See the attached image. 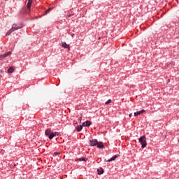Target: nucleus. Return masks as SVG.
<instances>
[{"mask_svg": "<svg viewBox=\"0 0 179 179\" xmlns=\"http://www.w3.org/2000/svg\"><path fill=\"white\" fill-rule=\"evenodd\" d=\"M92 125V122L87 120L83 123V127H90Z\"/></svg>", "mask_w": 179, "mask_h": 179, "instance_id": "nucleus-6", "label": "nucleus"}, {"mask_svg": "<svg viewBox=\"0 0 179 179\" xmlns=\"http://www.w3.org/2000/svg\"><path fill=\"white\" fill-rule=\"evenodd\" d=\"M87 159L83 158V157L79 159L80 162H87Z\"/></svg>", "mask_w": 179, "mask_h": 179, "instance_id": "nucleus-16", "label": "nucleus"}, {"mask_svg": "<svg viewBox=\"0 0 179 179\" xmlns=\"http://www.w3.org/2000/svg\"><path fill=\"white\" fill-rule=\"evenodd\" d=\"M97 171H98V174L100 176L103 174V173H104V169H103V168H99L97 169Z\"/></svg>", "mask_w": 179, "mask_h": 179, "instance_id": "nucleus-11", "label": "nucleus"}, {"mask_svg": "<svg viewBox=\"0 0 179 179\" xmlns=\"http://www.w3.org/2000/svg\"><path fill=\"white\" fill-rule=\"evenodd\" d=\"M129 117H130V118H131V117H132V113L129 114Z\"/></svg>", "mask_w": 179, "mask_h": 179, "instance_id": "nucleus-20", "label": "nucleus"}, {"mask_svg": "<svg viewBox=\"0 0 179 179\" xmlns=\"http://www.w3.org/2000/svg\"><path fill=\"white\" fill-rule=\"evenodd\" d=\"M31 3H33V1H28L27 8V9H30L31 8Z\"/></svg>", "mask_w": 179, "mask_h": 179, "instance_id": "nucleus-15", "label": "nucleus"}, {"mask_svg": "<svg viewBox=\"0 0 179 179\" xmlns=\"http://www.w3.org/2000/svg\"><path fill=\"white\" fill-rule=\"evenodd\" d=\"M143 113H145V110H141L140 111L135 112L134 117H136V115H141V114H142Z\"/></svg>", "mask_w": 179, "mask_h": 179, "instance_id": "nucleus-8", "label": "nucleus"}, {"mask_svg": "<svg viewBox=\"0 0 179 179\" xmlns=\"http://www.w3.org/2000/svg\"><path fill=\"white\" fill-rule=\"evenodd\" d=\"M139 143L141 145L142 149L146 148L148 143H146V136H143L138 138Z\"/></svg>", "mask_w": 179, "mask_h": 179, "instance_id": "nucleus-1", "label": "nucleus"}, {"mask_svg": "<svg viewBox=\"0 0 179 179\" xmlns=\"http://www.w3.org/2000/svg\"><path fill=\"white\" fill-rule=\"evenodd\" d=\"M12 54V52H8L3 55H0V59H3V58H6V57H9Z\"/></svg>", "mask_w": 179, "mask_h": 179, "instance_id": "nucleus-4", "label": "nucleus"}, {"mask_svg": "<svg viewBox=\"0 0 179 179\" xmlns=\"http://www.w3.org/2000/svg\"><path fill=\"white\" fill-rule=\"evenodd\" d=\"M77 132H80L82 129H83V125H78L76 128Z\"/></svg>", "mask_w": 179, "mask_h": 179, "instance_id": "nucleus-12", "label": "nucleus"}, {"mask_svg": "<svg viewBox=\"0 0 179 179\" xmlns=\"http://www.w3.org/2000/svg\"><path fill=\"white\" fill-rule=\"evenodd\" d=\"M98 142L99 141H97V140H96V139L90 140V146H96L97 145Z\"/></svg>", "mask_w": 179, "mask_h": 179, "instance_id": "nucleus-3", "label": "nucleus"}, {"mask_svg": "<svg viewBox=\"0 0 179 179\" xmlns=\"http://www.w3.org/2000/svg\"><path fill=\"white\" fill-rule=\"evenodd\" d=\"M71 16H72V15H68L69 17H71Z\"/></svg>", "mask_w": 179, "mask_h": 179, "instance_id": "nucleus-21", "label": "nucleus"}, {"mask_svg": "<svg viewBox=\"0 0 179 179\" xmlns=\"http://www.w3.org/2000/svg\"><path fill=\"white\" fill-rule=\"evenodd\" d=\"M45 134L46 135V136H50V135H51V129H46L45 131Z\"/></svg>", "mask_w": 179, "mask_h": 179, "instance_id": "nucleus-9", "label": "nucleus"}, {"mask_svg": "<svg viewBox=\"0 0 179 179\" xmlns=\"http://www.w3.org/2000/svg\"><path fill=\"white\" fill-rule=\"evenodd\" d=\"M97 148H99V149H103V148H104V144H103V142H98L96 144Z\"/></svg>", "mask_w": 179, "mask_h": 179, "instance_id": "nucleus-7", "label": "nucleus"}, {"mask_svg": "<svg viewBox=\"0 0 179 179\" xmlns=\"http://www.w3.org/2000/svg\"><path fill=\"white\" fill-rule=\"evenodd\" d=\"M15 71V69H13V67L10 66V68H8V73H13V71Z\"/></svg>", "mask_w": 179, "mask_h": 179, "instance_id": "nucleus-14", "label": "nucleus"}, {"mask_svg": "<svg viewBox=\"0 0 179 179\" xmlns=\"http://www.w3.org/2000/svg\"><path fill=\"white\" fill-rule=\"evenodd\" d=\"M117 155H114L113 157H111L110 159L108 160H106L105 162H114V160H115V159H117Z\"/></svg>", "mask_w": 179, "mask_h": 179, "instance_id": "nucleus-10", "label": "nucleus"}, {"mask_svg": "<svg viewBox=\"0 0 179 179\" xmlns=\"http://www.w3.org/2000/svg\"><path fill=\"white\" fill-rule=\"evenodd\" d=\"M50 10H51V8H48V10H46L45 11V14L46 15V13H48V12H50Z\"/></svg>", "mask_w": 179, "mask_h": 179, "instance_id": "nucleus-17", "label": "nucleus"}, {"mask_svg": "<svg viewBox=\"0 0 179 179\" xmlns=\"http://www.w3.org/2000/svg\"><path fill=\"white\" fill-rule=\"evenodd\" d=\"M29 1H31V2H33V0H29Z\"/></svg>", "mask_w": 179, "mask_h": 179, "instance_id": "nucleus-22", "label": "nucleus"}, {"mask_svg": "<svg viewBox=\"0 0 179 179\" xmlns=\"http://www.w3.org/2000/svg\"><path fill=\"white\" fill-rule=\"evenodd\" d=\"M58 135H59V132L51 133L49 136V139H52V138L58 136Z\"/></svg>", "mask_w": 179, "mask_h": 179, "instance_id": "nucleus-5", "label": "nucleus"}, {"mask_svg": "<svg viewBox=\"0 0 179 179\" xmlns=\"http://www.w3.org/2000/svg\"><path fill=\"white\" fill-rule=\"evenodd\" d=\"M62 47H64V48H68V50H70L69 45L66 44V43H62Z\"/></svg>", "mask_w": 179, "mask_h": 179, "instance_id": "nucleus-13", "label": "nucleus"}, {"mask_svg": "<svg viewBox=\"0 0 179 179\" xmlns=\"http://www.w3.org/2000/svg\"><path fill=\"white\" fill-rule=\"evenodd\" d=\"M57 155H60V152H54V155H55V156H57Z\"/></svg>", "mask_w": 179, "mask_h": 179, "instance_id": "nucleus-19", "label": "nucleus"}, {"mask_svg": "<svg viewBox=\"0 0 179 179\" xmlns=\"http://www.w3.org/2000/svg\"><path fill=\"white\" fill-rule=\"evenodd\" d=\"M21 28L22 27L17 24H13L11 29L6 33V36H9L12 34L13 31H15V30H19V29H21Z\"/></svg>", "mask_w": 179, "mask_h": 179, "instance_id": "nucleus-2", "label": "nucleus"}, {"mask_svg": "<svg viewBox=\"0 0 179 179\" xmlns=\"http://www.w3.org/2000/svg\"><path fill=\"white\" fill-rule=\"evenodd\" d=\"M110 103H111V99H109V100H108L106 103H105V104H110Z\"/></svg>", "mask_w": 179, "mask_h": 179, "instance_id": "nucleus-18", "label": "nucleus"}]
</instances>
